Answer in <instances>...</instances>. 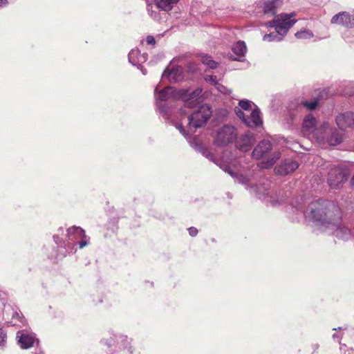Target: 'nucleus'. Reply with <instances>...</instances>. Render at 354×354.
Instances as JSON below:
<instances>
[{
    "label": "nucleus",
    "mask_w": 354,
    "mask_h": 354,
    "mask_svg": "<svg viewBox=\"0 0 354 354\" xmlns=\"http://www.w3.org/2000/svg\"><path fill=\"white\" fill-rule=\"evenodd\" d=\"M51 253L48 258L51 260H59L66 255L68 250L71 248V245H50Z\"/></svg>",
    "instance_id": "20"
},
{
    "label": "nucleus",
    "mask_w": 354,
    "mask_h": 354,
    "mask_svg": "<svg viewBox=\"0 0 354 354\" xmlns=\"http://www.w3.org/2000/svg\"><path fill=\"white\" fill-rule=\"evenodd\" d=\"M348 41H350V42H354V39L348 40Z\"/></svg>",
    "instance_id": "50"
},
{
    "label": "nucleus",
    "mask_w": 354,
    "mask_h": 354,
    "mask_svg": "<svg viewBox=\"0 0 354 354\" xmlns=\"http://www.w3.org/2000/svg\"><path fill=\"white\" fill-rule=\"evenodd\" d=\"M179 0H155L156 6L164 11H169Z\"/></svg>",
    "instance_id": "23"
},
{
    "label": "nucleus",
    "mask_w": 354,
    "mask_h": 354,
    "mask_svg": "<svg viewBox=\"0 0 354 354\" xmlns=\"http://www.w3.org/2000/svg\"><path fill=\"white\" fill-rule=\"evenodd\" d=\"M101 343L103 344L107 345L109 347L111 346V344L113 343V339H104L101 340Z\"/></svg>",
    "instance_id": "42"
},
{
    "label": "nucleus",
    "mask_w": 354,
    "mask_h": 354,
    "mask_svg": "<svg viewBox=\"0 0 354 354\" xmlns=\"http://www.w3.org/2000/svg\"><path fill=\"white\" fill-rule=\"evenodd\" d=\"M189 234L194 237L196 236L198 232V230L194 227H191L188 229Z\"/></svg>",
    "instance_id": "39"
},
{
    "label": "nucleus",
    "mask_w": 354,
    "mask_h": 354,
    "mask_svg": "<svg viewBox=\"0 0 354 354\" xmlns=\"http://www.w3.org/2000/svg\"><path fill=\"white\" fill-rule=\"evenodd\" d=\"M255 136L251 132H248L238 138L236 142V147L242 151L250 150L255 142Z\"/></svg>",
    "instance_id": "18"
},
{
    "label": "nucleus",
    "mask_w": 354,
    "mask_h": 354,
    "mask_svg": "<svg viewBox=\"0 0 354 354\" xmlns=\"http://www.w3.org/2000/svg\"><path fill=\"white\" fill-rule=\"evenodd\" d=\"M147 54H140V50L138 49L131 50L128 55L129 63L131 64L133 66L138 67V68H142V64L147 62ZM141 70L142 74L145 75V70Z\"/></svg>",
    "instance_id": "17"
},
{
    "label": "nucleus",
    "mask_w": 354,
    "mask_h": 354,
    "mask_svg": "<svg viewBox=\"0 0 354 354\" xmlns=\"http://www.w3.org/2000/svg\"><path fill=\"white\" fill-rule=\"evenodd\" d=\"M159 111L162 114V117L165 119H168L169 115V111L168 107L165 104H157Z\"/></svg>",
    "instance_id": "31"
},
{
    "label": "nucleus",
    "mask_w": 354,
    "mask_h": 354,
    "mask_svg": "<svg viewBox=\"0 0 354 354\" xmlns=\"http://www.w3.org/2000/svg\"><path fill=\"white\" fill-rule=\"evenodd\" d=\"M221 168L227 174H229L232 177L235 179V181L243 184L247 185L248 183V178L243 175H237L229 166H225Z\"/></svg>",
    "instance_id": "24"
},
{
    "label": "nucleus",
    "mask_w": 354,
    "mask_h": 354,
    "mask_svg": "<svg viewBox=\"0 0 354 354\" xmlns=\"http://www.w3.org/2000/svg\"><path fill=\"white\" fill-rule=\"evenodd\" d=\"M133 348L131 340L127 335L120 334L115 335V349L111 354H133Z\"/></svg>",
    "instance_id": "9"
},
{
    "label": "nucleus",
    "mask_w": 354,
    "mask_h": 354,
    "mask_svg": "<svg viewBox=\"0 0 354 354\" xmlns=\"http://www.w3.org/2000/svg\"><path fill=\"white\" fill-rule=\"evenodd\" d=\"M19 317V315L18 314V313L15 312L13 315H12V317L15 318V317Z\"/></svg>",
    "instance_id": "46"
},
{
    "label": "nucleus",
    "mask_w": 354,
    "mask_h": 354,
    "mask_svg": "<svg viewBox=\"0 0 354 354\" xmlns=\"http://www.w3.org/2000/svg\"><path fill=\"white\" fill-rule=\"evenodd\" d=\"M8 3V0H0V7H4Z\"/></svg>",
    "instance_id": "45"
},
{
    "label": "nucleus",
    "mask_w": 354,
    "mask_h": 354,
    "mask_svg": "<svg viewBox=\"0 0 354 354\" xmlns=\"http://www.w3.org/2000/svg\"><path fill=\"white\" fill-rule=\"evenodd\" d=\"M162 79H167L170 82L181 81L183 79V68L179 66L167 67L162 73Z\"/></svg>",
    "instance_id": "13"
},
{
    "label": "nucleus",
    "mask_w": 354,
    "mask_h": 354,
    "mask_svg": "<svg viewBox=\"0 0 354 354\" xmlns=\"http://www.w3.org/2000/svg\"><path fill=\"white\" fill-rule=\"evenodd\" d=\"M55 243H89L91 238L80 226L73 225L66 230L60 227L53 235Z\"/></svg>",
    "instance_id": "4"
},
{
    "label": "nucleus",
    "mask_w": 354,
    "mask_h": 354,
    "mask_svg": "<svg viewBox=\"0 0 354 354\" xmlns=\"http://www.w3.org/2000/svg\"><path fill=\"white\" fill-rule=\"evenodd\" d=\"M298 167L299 164L297 161L288 158L277 165L274 170L277 174L285 176L294 172Z\"/></svg>",
    "instance_id": "14"
},
{
    "label": "nucleus",
    "mask_w": 354,
    "mask_h": 354,
    "mask_svg": "<svg viewBox=\"0 0 354 354\" xmlns=\"http://www.w3.org/2000/svg\"><path fill=\"white\" fill-rule=\"evenodd\" d=\"M18 344L22 349H28L33 346L36 341L35 334L26 330H21L17 333Z\"/></svg>",
    "instance_id": "12"
},
{
    "label": "nucleus",
    "mask_w": 354,
    "mask_h": 354,
    "mask_svg": "<svg viewBox=\"0 0 354 354\" xmlns=\"http://www.w3.org/2000/svg\"><path fill=\"white\" fill-rule=\"evenodd\" d=\"M212 111L211 107L207 104H202L198 109L192 113L188 118L189 123L186 131L182 124H176V128L187 139L194 133L195 129L203 127L210 118Z\"/></svg>",
    "instance_id": "3"
},
{
    "label": "nucleus",
    "mask_w": 354,
    "mask_h": 354,
    "mask_svg": "<svg viewBox=\"0 0 354 354\" xmlns=\"http://www.w3.org/2000/svg\"><path fill=\"white\" fill-rule=\"evenodd\" d=\"M146 41L149 45H154L156 44L155 39L151 35H148L146 38Z\"/></svg>",
    "instance_id": "40"
},
{
    "label": "nucleus",
    "mask_w": 354,
    "mask_h": 354,
    "mask_svg": "<svg viewBox=\"0 0 354 354\" xmlns=\"http://www.w3.org/2000/svg\"><path fill=\"white\" fill-rule=\"evenodd\" d=\"M216 88L220 93L223 94L230 95L231 93L230 89H228L226 86L220 83L216 84Z\"/></svg>",
    "instance_id": "35"
},
{
    "label": "nucleus",
    "mask_w": 354,
    "mask_h": 354,
    "mask_svg": "<svg viewBox=\"0 0 354 354\" xmlns=\"http://www.w3.org/2000/svg\"><path fill=\"white\" fill-rule=\"evenodd\" d=\"M232 50L236 57L230 55V58L232 60L243 62L244 61L243 57L247 52V47L244 41H239L235 43L232 47Z\"/></svg>",
    "instance_id": "21"
},
{
    "label": "nucleus",
    "mask_w": 354,
    "mask_h": 354,
    "mask_svg": "<svg viewBox=\"0 0 354 354\" xmlns=\"http://www.w3.org/2000/svg\"><path fill=\"white\" fill-rule=\"evenodd\" d=\"M234 113L242 122L249 127H257L262 124L260 110L258 108L250 111V115H247L240 108L235 107Z\"/></svg>",
    "instance_id": "8"
},
{
    "label": "nucleus",
    "mask_w": 354,
    "mask_h": 354,
    "mask_svg": "<svg viewBox=\"0 0 354 354\" xmlns=\"http://www.w3.org/2000/svg\"><path fill=\"white\" fill-rule=\"evenodd\" d=\"M6 334L3 330L0 328V346H3L6 342Z\"/></svg>",
    "instance_id": "38"
},
{
    "label": "nucleus",
    "mask_w": 354,
    "mask_h": 354,
    "mask_svg": "<svg viewBox=\"0 0 354 354\" xmlns=\"http://www.w3.org/2000/svg\"><path fill=\"white\" fill-rule=\"evenodd\" d=\"M346 344H340V350L341 351L344 352V354H353V349L352 348L346 349Z\"/></svg>",
    "instance_id": "37"
},
{
    "label": "nucleus",
    "mask_w": 354,
    "mask_h": 354,
    "mask_svg": "<svg viewBox=\"0 0 354 354\" xmlns=\"http://www.w3.org/2000/svg\"><path fill=\"white\" fill-rule=\"evenodd\" d=\"M336 123L340 129L354 127V113L347 111L339 114L336 118Z\"/></svg>",
    "instance_id": "19"
},
{
    "label": "nucleus",
    "mask_w": 354,
    "mask_h": 354,
    "mask_svg": "<svg viewBox=\"0 0 354 354\" xmlns=\"http://www.w3.org/2000/svg\"><path fill=\"white\" fill-rule=\"evenodd\" d=\"M158 91L156 87L154 90L155 94ZM202 88H197L195 90L189 92L185 90L176 91L174 87L167 86L160 90L156 97L161 101H167L169 100H176L182 97L185 102V106L193 108L201 103L204 97L202 95Z\"/></svg>",
    "instance_id": "2"
},
{
    "label": "nucleus",
    "mask_w": 354,
    "mask_h": 354,
    "mask_svg": "<svg viewBox=\"0 0 354 354\" xmlns=\"http://www.w3.org/2000/svg\"><path fill=\"white\" fill-rule=\"evenodd\" d=\"M322 126L317 128V120L312 114L306 116L303 121L301 131L302 133L308 138L316 139L324 138L322 136Z\"/></svg>",
    "instance_id": "7"
},
{
    "label": "nucleus",
    "mask_w": 354,
    "mask_h": 354,
    "mask_svg": "<svg viewBox=\"0 0 354 354\" xmlns=\"http://www.w3.org/2000/svg\"><path fill=\"white\" fill-rule=\"evenodd\" d=\"M347 34L352 35V34H353V31L349 30V31H348V32L346 33V35H347ZM346 39H347V35H346Z\"/></svg>",
    "instance_id": "47"
},
{
    "label": "nucleus",
    "mask_w": 354,
    "mask_h": 354,
    "mask_svg": "<svg viewBox=\"0 0 354 354\" xmlns=\"http://www.w3.org/2000/svg\"><path fill=\"white\" fill-rule=\"evenodd\" d=\"M344 93L348 96L354 95V83L349 82L344 91Z\"/></svg>",
    "instance_id": "33"
},
{
    "label": "nucleus",
    "mask_w": 354,
    "mask_h": 354,
    "mask_svg": "<svg viewBox=\"0 0 354 354\" xmlns=\"http://www.w3.org/2000/svg\"><path fill=\"white\" fill-rule=\"evenodd\" d=\"M236 137L237 131L235 127L224 124L216 130L214 143L218 147H224L234 142Z\"/></svg>",
    "instance_id": "6"
},
{
    "label": "nucleus",
    "mask_w": 354,
    "mask_h": 354,
    "mask_svg": "<svg viewBox=\"0 0 354 354\" xmlns=\"http://www.w3.org/2000/svg\"><path fill=\"white\" fill-rule=\"evenodd\" d=\"M284 37L285 36L281 32H278V31L275 30L273 32L266 34L263 39L266 41H280L283 40Z\"/></svg>",
    "instance_id": "25"
},
{
    "label": "nucleus",
    "mask_w": 354,
    "mask_h": 354,
    "mask_svg": "<svg viewBox=\"0 0 354 354\" xmlns=\"http://www.w3.org/2000/svg\"><path fill=\"white\" fill-rule=\"evenodd\" d=\"M151 8H152V6H151L150 4H148L147 7V10L150 16L153 15V11L151 10Z\"/></svg>",
    "instance_id": "43"
},
{
    "label": "nucleus",
    "mask_w": 354,
    "mask_h": 354,
    "mask_svg": "<svg viewBox=\"0 0 354 354\" xmlns=\"http://www.w3.org/2000/svg\"><path fill=\"white\" fill-rule=\"evenodd\" d=\"M295 15V12L282 13L276 16L273 20L268 21L266 26L274 28L275 30L286 36L289 29L297 22V19H293Z\"/></svg>",
    "instance_id": "5"
},
{
    "label": "nucleus",
    "mask_w": 354,
    "mask_h": 354,
    "mask_svg": "<svg viewBox=\"0 0 354 354\" xmlns=\"http://www.w3.org/2000/svg\"><path fill=\"white\" fill-rule=\"evenodd\" d=\"M281 3L280 0H268L263 3V11L268 16H274L277 12V8Z\"/></svg>",
    "instance_id": "22"
},
{
    "label": "nucleus",
    "mask_w": 354,
    "mask_h": 354,
    "mask_svg": "<svg viewBox=\"0 0 354 354\" xmlns=\"http://www.w3.org/2000/svg\"><path fill=\"white\" fill-rule=\"evenodd\" d=\"M252 189H254V192H256V194L259 196V197L261 198V196H265L268 195V192H265L263 193H261L259 191L258 189H256L254 187H252Z\"/></svg>",
    "instance_id": "41"
},
{
    "label": "nucleus",
    "mask_w": 354,
    "mask_h": 354,
    "mask_svg": "<svg viewBox=\"0 0 354 354\" xmlns=\"http://www.w3.org/2000/svg\"><path fill=\"white\" fill-rule=\"evenodd\" d=\"M333 330H346V328L339 327V328H333ZM347 333H347V332H345V331H344V332L342 333V335H339V334H337V333H334V334L333 335V340H334V341L338 342L340 344V339H342V337L343 336L346 335H347Z\"/></svg>",
    "instance_id": "32"
},
{
    "label": "nucleus",
    "mask_w": 354,
    "mask_h": 354,
    "mask_svg": "<svg viewBox=\"0 0 354 354\" xmlns=\"http://www.w3.org/2000/svg\"><path fill=\"white\" fill-rule=\"evenodd\" d=\"M272 144L268 140H261L254 149L252 156L255 159L266 158L270 152Z\"/></svg>",
    "instance_id": "16"
},
{
    "label": "nucleus",
    "mask_w": 354,
    "mask_h": 354,
    "mask_svg": "<svg viewBox=\"0 0 354 354\" xmlns=\"http://www.w3.org/2000/svg\"><path fill=\"white\" fill-rule=\"evenodd\" d=\"M195 148L196 150L200 151L205 157H206L208 159H210L211 160H214L213 155L212 154V153L210 152V151L208 149L204 147L203 146H202L201 145H196Z\"/></svg>",
    "instance_id": "30"
},
{
    "label": "nucleus",
    "mask_w": 354,
    "mask_h": 354,
    "mask_svg": "<svg viewBox=\"0 0 354 354\" xmlns=\"http://www.w3.org/2000/svg\"><path fill=\"white\" fill-rule=\"evenodd\" d=\"M279 157H280V153L279 152H274L272 155V158L270 159H268L266 162L261 163L262 165L261 167H263V168H269V167H272L276 162V161L279 158Z\"/></svg>",
    "instance_id": "27"
},
{
    "label": "nucleus",
    "mask_w": 354,
    "mask_h": 354,
    "mask_svg": "<svg viewBox=\"0 0 354 354\" xmlns=\"http://www.w3.org/2000/svg\"><path fill=\"white\" fill-rule=\"evenodd\" d=\"M322 136H325L324 138L318 139V141H326L330 145L335 146L341 143L342 138V135L335 129L330 127L328 122H325L322 125Z\"/></svg>",
    "instance_id": "10"
},
{
    "label": "nucleus",
    "mask_w": 354,
    "mask_h": 354,
    "mask_svg": "<svg viewBox=\"0 0 354 354\" xmlns=\"http://www.w3.org/2000/svg\"><path fill=\"white\" fill-rule=\"evenodd\" d=\"M102 302H103V299H102V298H101V299L99 300V303H100V304H101V303H102Z\"/></svg>",
    "instance_id": "49"
},
{
    "label": "nucleus",
    "mask_w": 354,
    "mask_h": 354,
    "mask_svg": "<svg viewBox=\"0 0 354 354\" xmlns=\"http://www.w3.org/2000/svg\"><path fill=\"white\" fill-rule=\"evenodd\" d=\"M330 22L333 24H339L351 28L354 26V15L347 12H340L332 17Z\"/></svg>",
    "instance_id": "15"
},
{
    "label": "nucleus",
    "mask_w": 354,
    "mask_h": 354,
    "mask_svg": "<svg viewBox=\"0 0 354 354\" xmlns=\"http://www.w3.org/2000/svg\"><path fill=\"white\" fill-rule=\"evenodd\" d=\"M319 347V345L318 344H317V343H316V344H313L312 345V348H313V353H314L315 352H316V351L318 350Z\"/></svg>",
    "instance_id": "44"
},
{
    "label": "nucleus",
    "mask_w": 354,
    "mask_h": 354,
    "mask_svg": "<svg viewBox=\"0 0 354 354\" xmlns=\"http://www.w3.org/2000/svg\"><path fill=\"white\" fill-rule=\"evenodd\" d=\"M204 80L212 84H214L215 86H216V84H218L217 81V77L216 75H205L204 76Z\"/></svg>",
    "instance_id": "34"
},
{
    "label": "nucleus",
    "mask_w": 354,
    "mask_h": 354,
    "mask_svg": "<svg viewBox=\"0 0 354 354\" xmlns=\"http://www.w3.org/2000/svg\"><path fill=\"white\" fill-rule=\"evenodd\" d=\"M296 210L303 212L306 220L313 222L324 230H329L330 233L341 239L348 241L353 234L351 230L342 223V211L339 207L333 201L318 199L304 205L298 201L292 205Z\"/></svg>",
    "instance_id": "1"
},
{
    "label": "nucleus",
    "mask_w": 354,
    "mask_h": 354,
    "mask_svg": "<svg viewBox=\"0 0 354 354\" xmlns=\"http://www.w3.org/2000/svg\"><path fill=\"white\" fill-rule=\"evenodd\" d=\"M313 32L306 29L298 31L295 33V37L297 39H310L313 37Z\"/></svg>",
    "instance_id": "28"
},
{
    "label": "nucleus",
    "mask_w": 354,
    "mask_h": 354,
    "mask_svg": "<svg viewBox=\"0 0 354 354\" xmlns=\"http://www.w3.org/2000/svg\"><path fill=\"white\" fill-rule=\"evenodd\" d=\"M346 179V173L340 168H332L328 172V183L331 188L339 189Z\"/></svg>",
    "instance_id": "11"
},
{
    "label": "nucleus",
    "mask_w": 354,
    "mask_h": 354,
    "mask_svg": "<svg viewBox=\"0 0 354 354\" xmlns=\"http://www.w3.org/2000/svg\"><path fill=\"white\" fill-rule=\"evenodd\" d=\"M303 104L305 107L308 108V109L313 110L317 107L318 102L317 100H313L312 102H303Z\"/></svg>",
    "instance_id": "36"
},
{
    "label": "nucleus",
    "mask_w": 354,
    "mask_h": 354,
    "mask_svg": "<svg viewBox=\"0 0 354 354\" xmlns=\"http://www.w3.org/2000/svg\"><path fill=\"white\" fill-rule=\"evenodd\" d=\"M201 61L203 64L207 65L210 68H216L217 67V62L212 59V57L207 55H203L201 57Z\"/></svg>",
    "instance_id": "26"
},
{
    "label": "nucleus",
    "mask_w": 354,
    "mask_h": 354,
    "mask_svg": "<svg viewBox=\"0 0 354 354\" xmlns=\"http://www.w3.org/2000/svg\"><path fill=\"white\" fill-rule=\"evenodd\" d=\"M242 111H245L247 112L251 111L252 102L248 100H241L239 102V106Z\"/></svg>",
    "instance_id": "29"
},
{
    "label": "nucleus",
    "mask_w": 354,
    "mask_h": 354,
    "mask_svg": "<svg viewBox=\"0 0 354 354\" xmlns=\"http://www.w3.org/2000/svg\"><path fill=\"white\" fill-rule=\"evenodd\" d=\"M79 248L80 249H82L84 246H86V245H79Z\"/></svg>",
    "instance_id": "48"
}]
</instances>
